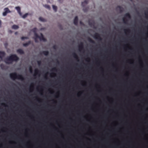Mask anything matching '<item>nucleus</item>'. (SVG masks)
Wrapping results in <instances>:
<instances>
[{
    "mask_svg": "<svg viewBox=\"0 0 148 148\" xmlns=\"http://www.w3.org/2000/svg\"><path fill=\"white\" fill-rule=\"evenodd\" d=\"M37 28H34L31 31L34 32V34L36 33Z\"/></svg>",
    "mask_w": 148,
    "mask_h": 148,
    "instance_id": "25",
    "label": "nucleus"
},
{
    "mask_svg": "<svg viewBox=\"0 0 148 148\" xmlns=\"http://www.w3.org/2000/svg\"><path fill=\"white\" fill-rule=\"evenodd\" d=\"M53 48L54 49H56V45H54L53 46Z\"/></svg>",
    "mask_w": 148,
    "mask_h": 148,
    "instance_id": "39",
    "label": "nucleus"
},
{
    "mask_svg": "<svg viewBox=\"0 0 148 148\" xmlns=\"http://www.w3.org/2000/svg\"><path fill=\"white\" fill-rule=\"evenodd\" d=\"M0 66H1V68L3 69L4 68V64H1V65H0Z\"/></svg>",
    "mask_w": 148,
    "mask_h": 148,
    "instance_id": "32",
    "label": "nucleus"
},
{
    "mask_svg": "<svg viewBox=\"0 0 148 148\" xmlns=\"http://www.w3.org/2000/svg\"><path fill=\"white\" fill-rule=\"evenodd\" d=\"M16 32H15V34H16Z\"/></svg>",
    "mask_w": 148,
    "mask_h": 148,
    "instance_id": "45",
    "label": "nucleus"
},
{
    "mask_svg": "<svg viewBox=\"0 0 148 148\" xmlns=\"http://www.w3.org/2000/svg\"><path fill=\"white\" fill-rule=\"evenodd\" d=\"M1 105H3V106H5V103H2V104H1Z\"/></svg>",
    "mask_w": 148,
    "mask_h": 148,
    "instance_id": "40",
    "label": "nucleus"
},
{
    "mask_svg": "<svg viewBox=\"0 0 148 148\" xmlns=\"http://www.w3.org/2000/svg\"><path fill=\"white\" fill-rule=\"evenodd\" d=\"M44 78L45 79H48V77H47V75H45V76H44Z\"/></svg>",
    "mask_w": 148,
    "mask_h": 148,
    "instance_id": "37",
    "label": "nucleus"
},
{
    "mask_svg": "<svg viewBox=\"0 0 148 148\" xmlns=\"http://www.w3.org/2000/svg\"><path fill=\"white\" fill-rule=\"evenodd\" d=\"M19 27L18 26L15 25H13L12 26V28L15 29H17Z\"/></svg>",
    "mask_w": 148,
    "mask_h": 148,
    "instance_id": "20",
    "label": "nucleus"
},
{
    "mask_svg": "<svg viewBox=\"0 0 148 148\" xmlns=\"http://www.w3.org/2000/svg\"><path fill=\"white\" fill-rule=\"evenodd\" d=\"M44 7L45 8H47V9H48L49 10L50 9V6L49 5H44Z\"/></svg>",
    "mask_w": 148,
    "mask_h": 148,
    "instance_id": "26",
    "label": "nucleus"
},
{
    "mask_svg": "<svg viewBox=\"0 0 148 148\" xmlns=\"http://www.w3.org/2000/svg\"><path fill=\"white\" fill-rule=\"evenodd\" d=\"M1 21L0 20V27L1 26Z\"/></svg>",
    "mask_w": 148,
    "mask_h": 148,
    "instance_id": "41",
    "label": "nucleus"
},
{
    "mask_svg": "<svg viewBox=\"0 0 148 148\" xmlns=\"http://www.w3.org/2000/svg\"><path fill=\"white\" fill-rule=\"evenodd\" d=\"M52 6L53 10L55 12H56L57 9V7L54 5H53Z\"/></svg>",
    "mask_w": 148,
    "mask_h": 148,
    "instance_id": "24",
    "label": "nucleus"
},
{
    "mask_svg": "<svg viewBox=\"0 0 148 148\" xmlns=\"http://www.w3.org/2000/svg\"><path fill=\"white\" fill-rule=\"evenodd\" d=\"M72 56L77 61H79V58L77 55V54H76L75 53H72Z\"/></svg>",
    "mask_w": 148,
    "mask_h": 148,
    "instance_id": "10",
    "label": "nucleus"
},
{
    "mask_svg": "<svg viewBox=\"0 0 148 148\" xmlns=\"http://www.w3.org/2000/svg\"><path fill=\"white\" fill-rule=\"evenodd\" d=\"M123 21L124 23L125 24H127L128 20L127 18H126L125 17H123Z\"/></svg>",
    "mask_w": 148,
    "mask_h": 148,
    "instance_id": "19",
    "label": "nucleus"
},
{
    "mask_svg": "<svg viewBox=\"0 0 148 148\" xmlns=\"http://www.w3.org/2000/svg\"><path fill=\"white\" fill-rule=\"evenodd\" d=\"M29 71L30 72H31V73H32V67L31 66H30V67L29 68Z\"/></svg>",
    "mask_w": 148,
    "mask_h": 148,
    "instance_id": "33",
    "label": "nucleus"
},
{
    "mask_svg": "<svg viewBox=\"0 0 148 148\" xmlns=\"http://www.w3.org/2000/svg\"><path fill=\"white\" fill-rule=\"evenodd\" d=\"M78 23V17L77 16L75 17L74 20V23L75 25H77Z\"/></svg>",
    "mask_w": 148,
    "mask_h": 148,
    "instance_id": "9",
    "label": "nucleus"
},
{
    "mask_svg": "<svg viewBox=\"0 0 148 148\" xmlns=\"http://www.w3.org/2000/svg\"><path fill=\"white\" fill-rule=\"evenodd\" d=\"M89 25L91 27H94L95 26V23L94 22H89Z\"/></svg>",
    "mask_w": 148,
    "mask_h": 148,
    "instance_id": "18",
    "label": "nucleus"
},
{
    "mask_svg": "<svg viewBox=\"0 0 148 148\" xmlns=\"http://www.w3.org/2000/svg\"><path fill=\"white\" fill-rule=\"evenodd\" d=\"M124 17H125L126 18H127L130 19L131 18V16L129 13H127L125 14Z\"/></svg>",
    "mask_w": 148,
    "mask_h": 148,
    "instance_id": "13",
    "label": "nucleus"
},
{
    "mask_svg": "<svg viewBox=\"0 0 148 148\" xmlns=\"http://www.w3.org/2000/svg\"><path fill=\"white\" fill-rule=\"evenodd\" d=\"M5 52L3 51H0V58L1 60H2L3 58L5 56Z\"/></svg>",
    "mask_w": 148,
    "mask_h": 148,
    "instance_id": "6",
    "label": "nucleus"
},
{
    "mask_svg": "<svg viewBox=\"0 0 148 148\" xmlns=\"http://www.w3.org/2000/svg\"><path fill=\"white\" fill-rule=\"evenodd\" d=\"M80 23L81 24H82V23L81 21H80Z\"/></svg>",
    "mask_w": 148,
    "mask_h": 148,
    "instance_id": "42",
    "label": "nucleus"
},
{
    "mask_svg": "<svg viewBox=\"0 0 148 148\" xmlns=\"http://www.w3.org/2000/svg\"><path fill=\"white\" fill-rule=\"evenodd\" d=\"M31 43V41H29L23 44V46L25 47H27L30 45Z\"/></svg>",
    "mask_w": 148,
    "mask_h": 148,
    "instance_id": "17",
    "label": "nucleus"
},
{
    "mask_svg": "<svg viewBox=\"0 0 148 148\" xmlns=\"http://www.w3.org/2000/svg\"><path fill=\"white\" fill-rule=\"evenodd\" d=\"M79 50L81 51L82 50L84 49V45L83 42H81L78 46Z\"/></svg>",
    "mask_w": 148,
    "mask_h": 148,
    "instance_id": "7",
    "label": "nucleus"
},
{
    "mask_svg": "<svg viewBox=\"0 0 148 148\" xmlns=\"http://www.w3.org/2000/svg\"><path fill=\"white\" fill-rule=\"evenodd\" d=\"M37 63L39 66H40L41 65V62L40 60L38 61H37Z\"/></svg>",
    "mask_w": 148,
    "mask_h": 148,
    "instance_id": "31",
    "label": "nucleus"
},
{
    "mask_svg": "<svg viewBox=\"0 0 148 148\" xmlns=\"http://www.w3.org/2000/svg\"><path fill=\"white\" fill-rule=\"evenodd\" d=\"M17 52L21 54H24V51L21 49H17Z\"/></svg>",
    "mask_w": 148,
    "mask_h": 148,
    "instance_id": "15",
    "label": "nucleus"
},
{
    "mask_svg": "<svg viewBox=\"0 0 148 148\" xmlns=\"http://www.w3.org/2000/svg\"><path fill=\"white\" fill-rule=\"evenodd\" d=\"M42 53L44 54L45 56H48L49 54V52L47 51H42Z\"/></svg>",
    "mask_w": 148,
    "mask_h": 148,
    "instance_id": "16",
    "label": "nucleus"
},
{
    "mask_svg": "<svg viewBox=\"0 0 148 148\" xmlns=\"http://www.w3.org/2000/svg\"><path fill=\"white\" fill-rule=\"evenodd\" d=\"M52 70L53 71H56V68H53L52 69Z\"/></svg>",
    "mask_w": 148,
    "mask_h": 148,
    "instance_id": "38",
    "label": "nucleus"
},
{
    "mask_svg": "<svg viewBox=\"0 0 148 148\" xmlns=\"http://www.w3.org/2000/svg\"><path fill=\"white\" fill-rule=\"evenodd\" d=\"M29 38L27 37H24L23 36L21 38V39L23 40L25 39H28Z\"/></svg>",
    "mask_w": 148,
    "mask_h": 148,
    "instance_id": "29",
    "label": "nucleus"
},
{
    "mask_svg": "<svg viewBox=\"0 0 148 148\" xmlns=\"http://www.w3.org/2000/svg\"><path fill=\"white\" fill-rule=\"evenodd\" d=\"M10 78L13 80H15L16 79H19L22 80L25 79L24 78L22 75L17 74L16 72L10 73Z\"/></svg>",
    "mask_w": 148,
    "mask_h": 148,
    "instance_id": "2",
    "label": "nucleus"
},
{
    "mask_svg": "<svg viewBox=\"0 0 148 148\" xmlns=\"http://www.w3.org/2000/svg\"><path fill=\"white\" fill-rule=\"evenodd\" d=\"M40 34L41 36H39V38L40 39V40H43L44 41H45L46 40V39L44 38L42 34L41 33Z\"/></svg>",
    "mask_w": 148,
    "mask_h": 148,
    "instance_id": "14",
    "label": "nucleus"
},
{
    "mask_svg": "<svg viewBox=\"0 0 148 148\" xmlns=\"http://www.w3.org/2000/svg\"><path fill=\"white\" fill-rule=\"evenodd\" d=\"M39 20L42 22H45L46 20L42 17H40L39 18Z\"/></svg>",
    "mask_w": 148,
    "mask_h": 148,
    "instance_id": "22",
    "label": "nucleus"
},
{
    "mask_svg": "<svg viewBox=\"0 0 148 148\" xmlns=\"http://www.w3.org/2000/svg\"><path fill=\"white\" fill-rule=\"evenodd\" d=\"M4 10L5 11L3 13V15L4 16H6L8 13L10 12V10L8 8H5Z\"/></svg>",
    "mask_w": 148,
    "mask_h": 148,
    "instance_id": "5",
    "label": "nucleus"
},
{
    "mask_svg": "<svg viewBox=\"0 0 148 148\" xmlns=\"http://www.w3.org/2000/svg\"><path fill=\"white\" fill-rule=\"evenodd\" d=\"M88 8H84L83 9V10L84 12H86L88 11Z\"/></svg>",
    "mask_w": 148,
    "mask_h": 148,
    "instance_id": "30",
    "label": "nucleus"
},
{
    "mask_svg": "<svg viewBox=\"0 0 148 148\" xmlns=\"http://www.w3.org/2000/svg\"><path fill=\"white\" fill-rule=\"evenodd\" d=\"M53 74H54L55 75H56V74H55V73H53Z\"/></svg>",
    "mask_w": 148,
    "mask_h": 148,
    "instance_id": "44",
    "label": "nucleus"
},
{
    "mask_svg": "<svg viewBox=\"0 0 148 148\" xmlns=\"http://www.w3.org/2000/svg\"><path fill=\"white\" fill-rule=\"evenodd\" d=\"M8 44L7 43H5L4 44V45L5 47H6L8 46Z\"/></svg>",
    "mask_w": 148,
    "mask_h": 148,
    "instance_id": "36",
    "label": "nucleus"
},
{
    "mask_svg": "<svg viewBox=\"0 0 148 148\" xmlns=\"http://www.w3.org/2000/svg\"><path fill=\"white\" fill-rule=\"evenodd\" d=\"M57 62H58V63H59V61L58 60H57Z\"/></svg>",
    "mask_w": 148,
    "mask_h": 148,
    "instance_id": "43",
    "label": "nucleus"
},
{
    "mask_svg": "<svg viewBox=\"0 0 148 148\" xmlns=\"http://www.w3.org/2000/svg\"><path fill=\"white\" fill-rule=\"evenodd\" d=\"M88 40L91 43H95V42L92 39L90 38H88Z\"/></svg>",
    "mask_w": 148,
    "mask_h": 148,
    "instance_id": "21",
    "label": "nucleus"
},
{
    "mask_svg": "<svg viewBox=\"0 0 148 148\" xmlns=\"http://www.w3.org/2000/svg\"><path fill=\"white\" fill-rule=\"evenodd\" d=\"M37 38H34L35 42H38V41L37 40Z\"/></svg>",
    "mask_w": 148,
    "mask_h": 148,
    "instance_id": "35",
    "label": "nucleus"
},
{
    "mask_svg": "<svg viewBox=\"0 0 148 148\" xmlns=\"http://www.w3.org/2000/svg\"><path fill=\"white\" fill-rule=\"evenodd\" d=\"M116 10L117 11L119 12L120 13L123 12L124 10V8L120 6H118L116 8Z\"/></svg>",
    "mask_w": 148,
    "mask_h": 148,
    "instance_id": "4",
    "label": "nucleus"
},
{
    "mask_svg": "<svg viewBox=\"0 0 148 148\" xmlns=\"http://www.w3.org/2000/svg\"><path fill=\"white\" fill-rule=\"evenodd\" d=\"M34 35L35 36V37L34 38H39V36L38 35V34L36 33H35L34 34Z\"/></svg>",
    "mask_w": 148,
    "mask_h": 148,
    "instance_id": "28",
    "label": "nucleus"
},
{
    "mask_svg": "<svg viewBox=\"0 0 148 148\" xmlns=\"http://www.w3.org/2000/svg\"><path fill=\"white\" fill-rule=\"evenodd\" d=\"M18 60V57L16 55L13 54L7 58L5 62L7 64H9L11 63L13 61H17Z\"/></svg>",
    "mask_w": 148,
    "mask_h": 148,
    "instance_id": "1",
    "label": "nucleus"
},
{
    "mask_svg": "<svg viewBox=\"0 0 148 148\" xmlns=\"http://www.w3.org/2000/svg\"><path fill=\"white\" fill-rule=\"evenodd\" d=\"M88 1L89 0H85L84 2H82V6L84 7L88 3Z\"/></svg>",
    "mask_w": 148,
    "mask_h": 148,
    "instance_id": "12",
    "label": "nucleus"
},
{
    "mask_svg": "<svg viewBox=\"0 0 148 148\" xmlns=\"http://www.w3.org/2000/svg\"><path fill=\"white\" fill-rule=\"evenodd\" d=\"M145 16L146 17L148 18V10L147 12L145 13Z\"/></svg>",
    "mask_w": 148,
    "mask_h": 148,
    "instance_id": "34",
    "label": "nucleus"
},
{
    "mask_svg": "<svg viewBox=\"0 0 148 148\" xmlns=\"http://www.w3.org/2000/svg\"><path fill=\"white\" fill-rule=\"evenodd\" d=\"M15 9L16 10H17L18 13L20 15V16H22V13L21 12V8H20L19 6L16 7H15Z\"/></svg>",
    "mask_w": 148,
    "mask_h": 148,
    "instance_id": "8",
    "label": "nucleus"
},
{
    "mask_svg": "<svg viewBox=\"0 0 148 148\" xmlns=\"http://www.w3.org/2000/svg\"><path fill=\"white\" fill-rule=\"evenodd\" d=\"M28 15H29L28 13H27L25 14H24V15H23V16L22 15V16H22V18H25L27 17V16Z\"/></svg>",
    "mask_w": 148,
    "mask_h": 148,
    "instance_id": "23",
    "label": "nucleus"
},
{
    "mask_svg": "<svg viewBox=\"0 0 148 148\" xmlns=\"http://www.w3.org/2000/svg\"><path fill=\"white\" fill-rule=\"evenodd\" d=\"M93 37L94 38L99 39L100 40H102V38L100 36V34L98 33H96L95 34L93 35Z\"/></svg>",
    "mask_w": 148,
    "mask_h": 148,
    "instance_id": "3",
    "label": "nucleus"
},
{
    "mask_svg": "<svg viewBox=\"0 0 148 148\" xmlns=\"http://www.w3.org/2000/svg\"><path fill=\"white\" fill-rule=\"evenodd\" d=\"M34 72H35V73H34V76H35L37 75H40V72L39 71V70H38V69H35V70H34Z\"/></svg>",
    "mask_w": 148,
    "mask_h": 148,
    "instance_id": "11",
    "label": "nucleus"
},
{
    "mask_svg": "<svg viewBox=\"0 0 148 148\" xmlns=\"http://www.w3.org/2000/svg\"><path fill=\"white\" fill-rule=\"evenodd\" d=\"M130 30L129 29H125L124 30V32L126 33L127 32L128 33H129L130 32Z\"/></svg>",
    "mask_w": 148,
    "mask_h": 148,
    "instance_id": "27",
    "label": "nucleus"
}]
</instances>
